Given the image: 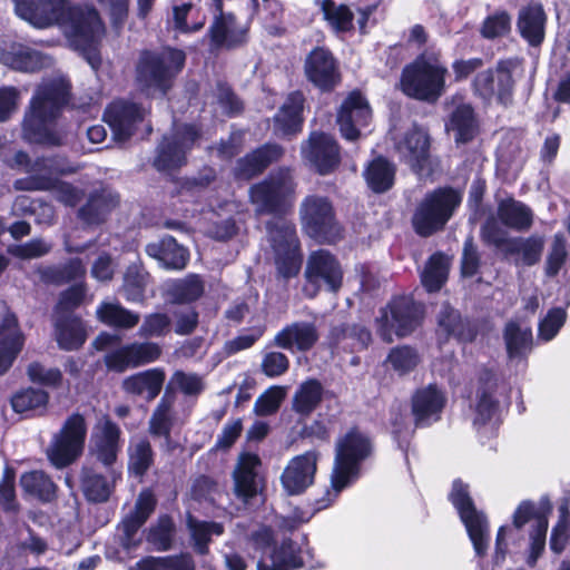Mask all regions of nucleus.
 Masks as SVG:
<instances>
[{"label":"nucleus","instance_id":"nucleus-1","mask_svg":"<svg viewBox=\"0 0 570 570\" xmlns=\"http://www.w3.org/2000/svg\"><path fill=\"white\" fill-rule=\"evenodd\" d=\"M14 10L21 19L38 29L62 26L71 45L87 53L89 63L95 67V59L90 55L102 37L105 27L94 7H71L67 0H14Z\"/></svg>","mask_w":570,"mask_h":570},{"label":"nucleus","instance_id":"nucleus-2","mask_svg":"<svg viewBox=\"0 0 570 570\" xmlns=\"http://www.w3.org/2000/svg\"><path fill=\"white\" fill-rule=\"evenodd\" d=\"M373 450V442L365 433L361 430H348L336 443L331 489H326L321 498L314 500L311 510L296 509L292 517L283 520L281 527L293 532L317 512L332 505L342 491L352 487L362 476V465L372 455Z\"/></svg>","mask_w":570,"mask_h":570},{"label":"nucleus","instance_id":"nucleus-3","mask_svg":"<svg viewBox=\"0 0 570 570\" xmlns=\"http://www.w3.org/2000/svg\"><path fill=\"white\" fill-rule=\"evenodd\" d=\"M10 167L28 174L27 177L14 180L16 190H52L58 202L70 207L76 206L83 197L81 189L58 178L76 171V167L66 157L42 156L32 160L27 153L19 150L14 154Z\"/></svg>","mask_w":570,"mask_h":570},{"label":"nucleus","instance_id":"nucleus-4","mask_svg":"<svg viewBox=\"0 0 570 570\" xmlns=\"http://www.w3.org/2000/svg\"><path fill=\"white\" fill-rule=\"evenodd\" d=\"M69 83L62 77L43 80L37 88L23 119V138L29 142L59 145L52 122L68 102Z\"/></svg>","mask_w":570,"mask_h":570},{"label":"nucleus","instance_id":"nucleus-5","mask_svg":"<svg viewBox=\"0 0 570 570\" xmlns=\"http://www.w3.org/2000/svg\"><path fill=\"white\" fill-rule=\"evenodd\" d=\"M185 62L186 55L179 49L168 47L161 51L144 50L136 63V83L147 95L165 96Z\"/></svg>","mask_w":570,"mask_h":570},{"label":"nucleus","instance_id":"nucleus-6","mask_svg":"<svg viewBox=\"0 0 570 570\" xmlns=\"http://www.w3.org/2000/svg\"><path fill=\"white\" fill-rule=\"evenodd\" d=\"M446 68L435 53H422L407 65L401 77L402 91L412 98L435 101L443 92Z\"/></svg>","mask_w":570,"mask_h":570},{"label":"nucleus","instance_id":"nucleus-7","mask_svg":"<svg viewBox=\"0 0 570 570\" xmlns=\"http://www.w3.org/2000/svg\"><path fill=\"white\" fill-rule=\"evenodd\" d=\"M524 76L523 60L518 57L501 59L494 69L479 72L472 82L474 94L489 102L492 99L503 106L512 102L517 82Z\"/></svg>","mask_w":570,"mask_h":570},{"label":"nucleus","instance_id":"nucleus-8","mask_svg":"<svg viewBox=\"0 0 570 570\" xmlns=\"http://www.w3.org/2000/svg\"><path fill=\"white\" fill-rule=\"evenodd\" d=\"M448 499L465 527L475 556L484 557L491 540L489 520L483 511L476 509L469 483L460 478L454 479Z\"/></svg>","mask_w":570,"mask_h":570},{"label":"nucleus","instance_id":"nucleus-9","mask_svg":"<svg viewBox=\"0 0 570 570\" xmlns=\"http://www.w3.org/2000/svg\"><path fill=\"white\" fill-rule=\"evenodd\" d=\"M461 200L460 193L450 187L428 193L417 204L412 217L415 233L428 237L443 229Z\"/></svg>","mask_w":570,"mask_h":570},{"label":"nucleus","instance_id":"nucleus-10","mask_svg":"<svg viewBox=\"0 0 570 570\" xmlns=\"http://www.w3.org/2000/svg\"><path fill=\"white\" fill-rule=\"evenodd\" d=\"M423 315V307L411 296H399L380 311L376 318L377 332L381 337L391 343L393 335L399 337L410 334L419 325Z\"/></svg>","mask_w":570,"mask_h":570},{"label":"nucleus","instance_id":"nucleus-11","mask_svg":"<svg viewBox=\"0 0 570 570\" xmlns=\"http://www.w3.org/2000/svg\"><path fill=\"white\" fill-rule=\"evenodd\" d=\"M267 233L279 275L284 278L297 275L302 256L295 225L286 219L277 218L267 224Z\"/></svg>","mask_w":570,"mask_h":570},{"label":"nucleus","instance_id":"nucleus-12","mask_svg":"<svg viewBox=\"0 0 570 570\" xmlns=\"http://www.w3.org/2000/svg\"><path fill=\"white\" fill-rule=\"evenodd\" d=\"M301 218L306 234L317 242L334 243L341 237V227L326 197H306L301 206Z\"/></svg>","mask_w":570,"mask_h":570},{"label":"nucleus","instance_id":"nucleus-13","mask_svg":"<svg viewBox=\"0 0 570 570\" xmlns=\"http://www.w3.org/2000/svg\"><path fill=\"white\" fill-rule=\"evenodd\" d=\"M200 138L196 126L175 124L170 135L165 136L157 149L154 166L159 171L180 168L187 161V154Z\"/></svg>","mask_w":570,"mask_h":570},{"label":"nucleus","instance_id":"nucleus-14","mask_svg":"<svg viewBox=\"0 0 570 570\" xmlns=\"http://www.w3.org/2000/svg\"><path fill=\"white\" fill-rule=\"evenodd\" d=\"M294 191L289 170L282 169L249 189V199L257 215L283 212L287 197Z\"/></svg>","mask_w":570,"mask_h":570},{"label":"nucleus","instance_id":"nucleus-15","mask_svg":"<svg viewBox=\"0 0 570 570\" xmlns=\"http://www.w3.org/2000/svg\"><path fill=\"white\" fill-rule=\"evenodd\" d=\"M161 347L155 342H134L105 355V364L110 371L122 373L128 368L139 367L157 361Z\"/></svg>","mask_w":570,"mask_h":570},{"label":"nucleus","instance_id":"nucleus-16","mask_svg":"<svg viewBox=\"0 0 570 570\" xmlns=\"http://www.w3.org/2000/svg\"><path fill=\"white\" fill-rule=\"evenodd\" d=\"M302 156L321 175L333 171L341 161L336 140L324 132L313 131L301 147Z\"/></svg>","mask_w":570,"mask_h":570},{"label":"nucleus","instance_id":"nucleus-17","mask_svg":"<svg viewBox=\"0 0 570 570\" xmlns=\"http://www.w3.org/2000/svg\"><path fill=\"white\" fill-rule=\"evenodd\" d=\"M372 119L367 101L360 92H352L342 104L337 114V125L343 138L350 141L356 140L362 130Z\"/></svg>","mask_w":570,"mask_h":570},{"label":"nucleus","instance_id":"nucleus-18","mask_svg":"<svg viewBox=\"0 0 570 570\" xmlns=\"http://www.w3.org/2000/svg\"><path fill=\"white\" fill-rule=\"evenodd\" d=\"M317 470V453L307 451L293 458L281 475V483L287 495H299L313 483Z\"/></svg>","mask_w":570,"mask_h":570},{"label":"nucleus","instance_id":"nucleus-19","mask_svg":"<svg viewBox=\"0 0 570 570\" xmlns=\"http://www.w3.org/2000/svg\"><path fill=\"white\" fill-rule=\"evenodd\" d=\"M146 115V109L140 105L119 99L112 101L105 110L104 120L112 129L118 141L127 140L135 131Z\"/></svg>","mask_w":570,"mask_h":570},{"label":"nucleus","instance_id":"nucleus-20","mask_svg":"<svg viewBox=\"0 0 570 570\" xmlns=\"http://www.w3.org/2000/svg\"><path fill=\"white\" fill-rule=\"evenodd\" d=\"M305 275L308 285L325 286L331 292H336L342 285L343 272L341 265L330 252L324 249L313 252L309 255Z\"/></svg>","mask_w":570,"mask_h":570},{"label":"nucleus","instance_id":"nucleus-21","mask_svg":"<svg viewBox=\"0 0 570 570\" xmlns=\"http://www.w3.org/2000/svg\"><path fill=\"white\" fill-rule=\"evenodd\" d=\"M120 450V430H97L89 441L88 458L99 463L115 481L117 475L120 476L115 469Z\"/></svg>","mask_w":570,"mask_h":570},{"label":"nucleus","instance_id":"nucleus-22","mask_svg":"<svg viewBox=\"0 0 570 570\" xmlns=\"http://www.w3.org/2000/svg\"><path fill=\"white\" fill-rule=\"evenodd\" d=\"M87 430H59L47 450L49 461L57 469H63L73 463L85 448Z\"/></svg>","mask_w":570,"mask_h":570},{"label":"nucleus","instance_id":"nucleus-23","mask_svg":"<svg viewBox=\"0 0 570 570\" xmlns=\"http://www.w3.org/2000/svg\"><path fill=\"white\" fill-rule=\"evenodd\" d=\"M261 459L254 453L239 455L233 472L234 491L237 499L248 504L261 492L258 468Z\"/></svg>","mask_w":570,"mask_h":570},{"label":"nucleus","instance_id":"nucleus-24","mask_svg":"<svg viewBox=\"0 0 570 570\" xmlns=\"http://www.w3.org/2000/svg\"><path fill=\"white\" fill-rule=\"evenodd\" d=\"M396 150L402 161L416 174H422L429 165L430 138L417 127L409 130L402 140L396 144Z\"/></svg>","mask_w":570,"mask_h":570},{"label":"nucleus","instance_id":"nucleus-25","mask_svg":"<svg viewBox=\"0 0 570 570\" xmlns=\"http://www.w3.org/2000/svg\"><path fill=\"white\" fill-rule=\"evenodd\" d=\"M305 72L308 80L323 90L332 89L338 80L335 59L325 48H316L307 56Z\"/></svg>","mask_w":570,"mask_h":570},{"label":"nucleus","instance_id":"nucleus-26","mask_svg":"<svg viewBox=\"0 0 570 570\" xmlns=\"http://www.w3.org/2000/svg\"><path fill=\"white\" fill-rule=\"evenodd\" d=\"M446 402V394L435 384L419 389L412 396V412L416 422H436Z\"/></svg>","mask_w":570,"mask_h":570},{"label":"nucleus","instance_id":"nucleus-27","mask_svg":"<svg viewBox=\"0 0 570 570\" xmlns=\"http://www.w3.org/2000/svg\"><path fill=\"white\" fill-rule=\"evenodd\" d=\"M318 332L316 325L312 322H293L282 328L274 337V344L277 347L307 352L318 341Z\"/></svg>","mask_w":570,"mask_h":570},{"label":"nucleus","instance_id":"nucleus-28","mask_svg":"<svg viewBox=\"0 0 570 570\" xmlns=\"http://www.w3.org/2000/svg\"><path fill=\"white\" fill-rule=\"evenodd\" d=\"M205 283L197 274L168 279L161 285V295L171 305L190 304L203 296Z\"/></svg>","mask_w":570,"mask_h":570},{"label":"nucleus","instance_id":"nucleus-29","mask_svg":"<svg viewBox=\"0 0 570 570\" xmlns=\"http://www.w3.org/2000/svg\"><path fill=\"white\" fill-rule=\"evenodd\" d=\"M269 559L271 563L259 560L257 570H298L305 564L302 544L292 538H283L279 543L274 544Z\"/></svg>","mask_w":570,"mask_h":570},{"label":"nucleus","instance_id":"nucleus-30","mask_svg":"<svg viewBox=\"0 0 570 570\" xmlns=\"http://www.w3.org/2000/svg\"><path fill=\"white\" fill-rule=\"evenodd\" d=\"M23 345L17 317L7 312L0 324V375L8 371Z\"/></svg>","mask_w":570,"mask_h":570},{"label":"nucleus","instance_id":"nucleus-31","mask_svg":"<svg viewBox=\"0 0 570 570\" xmlns=\"http://www.w3.org/2000/svg\"><path fill=\"white\" fill-rule=\"evenodd\" d=\"M283 148L276 144H266L237 160L234 174L239 179H250L281 158Z\"/></svg>","mask_w":570,"mask_h":570},{"label":"nucleus","instance_id":"nucleus-32","mask_svg":"<svg viewBox=\"0 0 570 570\" xmlns=\"http://www.w3.org/2000/svg\"><path fill=\"white\" fill-rule=\"evenodd\" d=\"M547 14L539 3H531L520 9L517 28L520 36L532 47L544 40Z\"/></svg>","mask_w":570,"mask_h":570},{"label":"nucleus","instance_id":"nucleus-33","mask_svg":"<svg viewBox=\"0 0 570 570\" xmlns=\"http://www.w3.org/2000/svg\"><path fill=\"white\" fill-rule=\"evenodd\" d=\"M146 253L157 259L164 268L173 271L184 269L189 259L188 249L179 245L171 236L148 244Z\"/></svg>","mask_w":570,"mask_h":570},{"label":"nucleus","instance_id":"nucleus-34","mask_svg":"<svg viewBox=\"0 0 570 570\" xmlns=\"http://www.w3.org/2000/svg\"><path fill=\"white\" fill-rule=\"evenodd\" d=\"M304 96L299 91L288 95L286 101L274 117V132L277 136L294 135L302 129Z\"/></svg>","mask_w":570,"mask_h":570},{"label":"nucleus","instance_id":"nucleus-35","mask_svg":"<svg viewBox=\"0 0 570 570\" xmlns=\"http://www.w3.org/2000/svg\"><path fill=\"white\" fill-rule=\"evenodd\" d=\"M2 60L4 65L22 72H37L52 65L51 57L24 45H13Z\"/></svg>","mask_w":570,"mask_h":570},{"label":"nucleus","instance_id":"nucleus-36","mask_svg":"<svg viewBox=\"0 0 570 570\" xmlns=\"http://www.w3.org/2000/svg\"><path fill=\"white\" fill-rule=\"evenodd\" d=\"M53 327L57 344L61 350H78L86 342L83 323L73 314L53 315Z\"/></svg>","mask_w":570,"mask_h":570},{"label":"nucleus","instance_id":"nucleus-37","mask_svg":"<svg viewBox=\"0 0 570 570\" xmlns=\"http://www.w3.org/2000/svg\"><path fill=\"white\" fill-rule=\"evenodd\" d=\"M449 134H452L456 144H466L479 134V121L474 109L469 104L456 106L445 122Z\"/></svg>","mask_w":570,"mask_h":570},{"label":"nucleus","instance_id":"nucleus-38","mask_svg":"<svg viewBox=\"0 0 570 570\" xmlns=\"http://www.w3.org/2000/svg\"><path fill=\"white\" fill-rule=\"evenodd\" d=\"M165 379L163 368H149L126 377L122 381V390L128 394L144 396L151 401L160 393Z\"/></svg>","mask_w":570,"mask_h":570},{"label":"nucleus","instance_id":"nucleus-39","mask_svg":"<svg viewBox=\"0 0 570 570\" xmlns=\"http://www.w3.org/2000/svg\"><path fill=\"white\" fill-rule=\"evenodd\" d=\"M497 217L502 225L515 232H525L533 223V213L530 207L514 198L499 202Z\"/></svg>","mask_w":570,"mask_h":570},{"label":"nucleus","instance_id":"nucleus-40","mask_svg":"<svg viewBox=\"0 0 570 570\" xmlns=\"http://www.w3.org/2000/svg\"><path fill=\"white\" fill-rule=\"evenodd\" d=\"M118 203V196L112 193L91 194L86 205L78 210V218L87 226L99 225L105 222Z\"/></svg>","mask_w":570,"mask_h":570},{"label":"nucleus","instance_id":"nucleus-41","mask_svg":"<svg viewBox=\"0 0 570 570\" xmlns=\"http://www.w3.org/2000/svg\"><path fill=\"white\" fill-rule=\"evenodd\" d=\"M537 509L534 502L530 500H523L515 509L512 515V525H501L498 530L495 538V562L502 561L507 553L505 537L511 535L513 531H519L528 523L531 519H537Z\"/></svg>","mask_w":570,"mask_h":570},{"label":"nucleus","instance_id":"nucleus-42","mask_svg":"<svg viewBox=\"0 0 570 570\" xmlns=\"http://www.w3.org/2000/svg\"><path fill=\"white\" fill-rule=\"evenodd\" d=\"M212 41L217 46L237 47L246 40V28L239 26L233 14H220L210 26Z\"/></svg>","mask_w":570,"mask_h":570},{"label":"nucleus","instance_id":"nucleus-43","mask_svg":"<svg viewBox=\"0 0 570 570\" xmlns=\"http://www.w3.org/2000/svg\"><path fill=\"white\" fill-rule=\"evenodd\" d=\"M439 331L446 337H454L459 342H472L476 336V328L469 321L462 320L460 313L444 305L438 318Z\"/></svg>","mask_w":570,"mask_h":570},{"label":"nucleus","instance_id":"nucleus-44","mask_svg":"<svg viewBox=\"0 0 570 570\" xmlns=\"http://www.w3.org/2000/svg\"><path fill=\"white\" fill-rule=\"evenodd\" d=\"M20 487L23 492L42 503H50L57 498L58 487L43 471L33 470L20 476Z\"/></svg>","mask_w":570,"mask_h":570},{"label":"nucleus","instance_id":"nucleus-45","mask_svg":"<svg viewBox=\"0 0 570 570\" xmlns=\"http://www.w3.org/2000/svg\"><path fill=\"white\" fill-rule=\"evenodd\" d=\"M81 489L85 498L92 503L107 502L112 492V484L107 475L98 472L94 466L85 464L80 474Z\"/></svg>","mask_w":570,"mask_h":570},{"label":"nucleus","instance_id":"nucleus-46","mask_svg":"<svg viewBox=\"0 0 570 570\" xmlns=\"http://www.w3.org/2000/svg\"><path fill=\"white\" fill-rule=\"evenodd\" d=\"M324 389L320 381L309 379L299 384L292 400V407L302 417L309 416L320 405Z\"/></svg>","mask_w":570,"mask_h":570},{"label":"nucleus","instance_id":"nucleus-47","mask_svg":"<svg viewBox=\"0 0 570 570\" xmlns=\"http://www.w3.org/2000/svg\"><path fill=\"white\" fill-rule=\"evenodd\" d=\"M503 338L511 360L523 358L532 350L533 336L531 328L522 326L517 322L511 321L507 323Z\"/></svg>","mask_w":570,"mask_h":570},{"label":"nucleus","instance_id":"nucleus-48","mask_svg":"<svg viewBox=\"0 0 570 570\" xmlns=\"http://www.w3.org/2000/svg\"><path fill=\"white\" fill-rule=\"evenodd\" d=\"M96 314L101 323L120 330H131L140 321L138 313L125 308L119 303L102 302L97 307Z\"/></svg>","mask_w":570,"mask_h":570},{"label":"nucleus","instance_id":"nucleus-49","mask_svg":"<svg viewBox=\"0 0 570 570\" xmlns=\"http://www.w3.org/2000/svg\"><path fill=\"white\" fill-rule=\"evenodd\" d=\"M187 528L193 540V547L199 556H206L209 552L212 535H222L224 525L216 521H202L188 515Z\"/></svg>","mask_w":570,"mask_h":570},{"label":"nucleus","instance_id":"nucleus-50","mask_svg":"<svg viewBox=\"0 0 570 570\" xmlns=\"http://www.w3.org/2000/svg\"><path fill=\"white\" fill-rule=\"evenodd\" d=\"M149 273L139 263L129 265L124 275L122 294L128 302L141 303L149 284Z\"/></svg>","mask_w":570,"mask_h":570},{"label":"nucleus","instance_id":"nucleus-51","mask_svg":"<svg viewBox=\"0 0 570 570\" xmlns=\"http://www.w3.org/2000/svg\"><path fill=\"white\" fill-rule=\"evenodd\" d=\"M49 395L40 389L29 387L16 393L11 404L17 413L26 416L42 414L47 407Z\"/></svg>","mask_w":570,"mask_h":570},{"label":"nucleus","instance_id":"nucleus-52","mask_svg":"<svg viewBox=\"0 0 570 570\" xmlns=\"http://www.w3.org/2000/svg\"><path fill=\"white\" fill-rule=\"evenodd\" d=\"M176 527L170 515L163 514L146 530V541L155 551H169L174 544Z\"/></svg>","mask_w":570,"mask_h":570},{"label":"nucleus","instance_id":"nucleus-53","mask_svg":"<svg viewBox=\"0 0 570 570\" xmlns=\"http://www.w3.org/2000/svg\"><path fill=\"white\" fill-rule=\"evenodd\" d=\"M543 238L537 235L530 237H512L508 243L505 256L520 255L524 265L532 266L540 261L543 250Z\"/></svg>","mask_w":570,"mask_h":570},{"label":"nucleus","instance_id":"nucleus-54","mask_svg":"<svg viewBox=\"0 0 570 570\" xmlns=\"http://www.w3.org/2000/svg\"><path fill=\"white\" fill-rule=\"evenodd\" d=\"M394 166L383 157H377L370 163L364 176L368 187L375 193H384L394 183Z\"/></svg>","mask_w":570,"mask_h":570},{"label":"nucleus","instance_id":"nucleus-55","mask_svg":"<svg viewBox=\"0 0 570 570\" xmlns=\"http://www.w3.org/2000/svg\"><path fill=\"white\" fill-rule=\"evenodd\" d=\"M480 381L484 386L478 391L475 423L485 425L492 423V417L497 412V402L492 397L494 376L491 372L484 371Z\"/></svg>","mask_w":570,"mask_h":570},{"label":"nucleus","instance_id":"nucleus-56","mask_svg":"<svg viewBox=\"0 0 570 570\" xmlns=\"http://www.w3.org/2000/svg\"><path fill=\"white\" fill-rule=\"evenodd\" d=\"M154 463V452L149 441L138 440L128 448V472L142 478Z\"/></svg>","mask_w":570,"mask_h":570},{"label":"nucleus","instance_id":"nucleus-57","mask_svg":"<svg viewBox=\"0 0 570 570\" xmlns=\"http://www.w3.org/2000/svg\"><path fill=\"white\" fill-rule=\"evenodd\" d=\"M449 262L445 255H432L421 274V282L428 292L439 291L448 278Z\"/></svg>","mask_w":570,"mask_h":570},{"label":"nucleus","instance_id":"nucleus-58","mask_svg":"<svg viewBox=\"0 0 570 570\" xmlns=\"http://www.w3.org/2000/svg\"><path fill=\"white\" fill-rule=\"evenodd\" d=\"M325 20L335 32H347L353 29L354 14L346 4H337L333 0L322 1Z\"/></svg>","mask_w":570,"mask_h":570},{"label":"nucleus","instance_id":"nucleus-59","mask_svg":"<svg viewBox=\"0 0 570 570\" xmlns=\"http://www.w3.org/2000/svg\"><path fill=\"white\" fill-rule=\"evenodd\" d=\"M176 396L166 392L158 403L153 417L150 428H168L180 423V417L175 411Z\"/></svg>","mask_w":570,"mask_h":570},{"label":"nucleus","instance_id":"nucleus-60","mask_svg":"<svg viewBox=\"0 0 570 570\" xmlns=\"http://www.w3.org/2000/svg\"><path fill=\"white\" fill-rule=\"evenodd\" d=\"M171 318L166 313L147 314L138 330V335L142 338L163 337L171 331Z\"/></svg>","mask_w":570,"mask_h":570},{"label":"nucleus","instance_id":"nucleus-61","mask_svg":"<svg viewBox=\"0 0 570 570\" xmlns=\"http://www.w3.org/2000/svg\"><path fill=\"white\" fill-rule=\"evenodd\" d=\"M286 396V389L284 386H271L263 392L254 404V413L257 416H268L275 414L281 407L282 402Z\"/></svg>","mask_w":570,"mask_h":570},{"label":"nucleus","instance_id":"nucleus-62","mask_svg":"<svg viewBox=\"0 0 570 570\" xmlns=\"http://www.w3.org/2000/svg\"><path fill=\"white\" fill-rule=\"evenodd\" d=\"M145 523V521L130 513L121 521L119 527L121 530L120 544L127 552L136 550L140 546L142 534L139 533V530Z\"/></svg>","mask_w":570,"mask_h":570},{"label":"nucleus","instance_id":"nucleus-63","mask_svg":"<svg viewBox=\"0 0 570 570\" xmlns=\"http://www.w3.org/2000/svg\"><path fill=\"white\" fill-rule=\"evenodd\" d=\"M547 532L548 520L544 517L537 518L530 532V549L527 558V564L531 568L537 564L538 559L544 551Z\"/></svg>","mask_w":570,"mask_h":570},{"label":"nucleus","instance_id":"nucleus-64","mask_svg":"<svg viewBox=\"0 0 570 570\" xmlns=\"http://www.w3.org/2000/svg\"><path fill=\"white\" fill-rule=\"evenodd\" d=\"M168 387L179 390L187 396H197L204 390V382L198 374L176 371L169 380Z\"/></svg>","mask_w":570,"mask_h":570}]
</instances>
